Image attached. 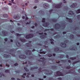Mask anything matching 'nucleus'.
<instances>
[{
	"mask_svg": "<svg viewBox=\"0 0 80 80\" xmlns=\"http://www.w3.org/2000/svg\"><path fill=\"white\" fill-rule=\"evenodd\" d=\"M43 72L44 73H46V75H51V74H52L53 73V72L50 70H44Z\"/></svg>",
	"mask_w": 80,
	"mask_h": 80,
	"instance_id": "1",
	"label": "nucleus"
},
{
	"mask_svg": "<svg viewBox=\"0 0 80 80\" xmlns=\"http://www.w3.org/2000/svg\"><path fill=\"white\" fill-rule=\"evenodd\" d=\"M64 43L62 42L60 43V45L62 47H63V48H66L67 47V44L66 43H68V40H66L64 41Z\"/></svg>",
	"mask_w": 80,
	"mask_h": 80,
	"instance_id": "2",
	"label": "nucleus"
},
{
	"mask_svg": "<svg viewBox=\"0 0 80 80\" xmlns=\"http://www.w3.org/2000/svg\"><path fill=\"white\" fill-rule=\"evenodd\" d=\"M62 3L61 2L58 4H54L53 5V7H54V8H61V7H62Z\"/></svg>",
	"mask_w": 80,
	"mask_h": 80,
	"instance_id": "3",
	"label": "nucleus"
},
{
	"mask_svg": "<svg viewBox=\"0 0 80 80\" xmlns=\"http://www.w3.org/2000/svg\"><path fill=\"white\" fill-rule=\"evenodd\" d=\"M40 59H41L42 60H38V61H40V62H42L43 66H45V63H46V60H45V58H40Z\"/></svg>",
	"mask_w": 80,
	"mask_h": 80,
	"instance_id": "4",
	"label": "nucleus"
},
{
	"mask_svg": "<svg viewBox=\"0 0 80 80\" xmlns=\"http://www.w3.org/2000/svg\"><path fill=\"white\" fill-rule=\"evenodd\" d=\"M34 35L32 34H30L28 35H27L26 36L25 38L26 39H29V38H32L33 37Z\"/></svg>",
	"mask_w": 80,
	"mask_h": 80,
	"instance_id": "5",
	"label": "nucleus"
},
{
	"mask_svg": "<svg viewBox=\"0 0 80 80\" xmlns=\"http://www.w3.org/2000/svg\"><path fill=\"white\" fill-rule=\"evenodd\" d=\"M68 73H71L73 74V75H77V73L75 72V71H73L72 70H68V72L66 73V74H68Z\"/></svg>",
	"mask_w": 80,
	"mask_h": 80,
	"instance_id": "6",
	"label": "nucleus"
},
{
	"mask_svg": "<svg viewBox=\"0 0 80 80\" xmlns=\"http://www.w3.org/2000/svg\"><path fill=\"white\" fill-rule=\"evenodd\" d=\"M54 28L55 30H58L60 28V25L59 24H56L55 25Z\"/></svg>",
	"mask_w": 80,
	"mask_h": 80,
	"instance_id": "7",
	"label": "nucleus"
},
{
	"mask_svg": "<svg viewBox=\"0 0 80 80\" xmlns=\"http://www.w3.org/2000/svg\"><path fill=\"white\" fill-rule=\"evenodd\" d=\"M63 74L60 71H58L56 72V77H59V76H63Z\"/></svg>",
	"mask_w": 80,
	"mask_h": 80,
	"instance_id": "8",
	"label": "nucleus"
},
{
	"mask_svg": "<svg viewBox=\"0 0 80 80\" xmlns=\"http://www.w3.org/2000/svg\"><path fill=\"white\" fill-rule=\"evenodd\" d=\"M26 46H27L28 48H29V49H32V45H31V43L28 42L26 44Z\"/></svg>",
	"mask_w": 80,
	"mask_h": 80,
	"instance_id": "9",
	"label": "nucleus"
},
{
	"mask_svg": "<svg viewBox=\"0 0 80 80\" xmlns=\"http://www.w3.org/2000/svg\"><path fill=\"white\" fill-rule=\"evenodd\" d=\"M43 7L45 8H49V4L47 3H45L43 4Z\"/></svg>",
	"mask_w": 80,
	"mask_h": 80,
	"instance_id": "10",
	"label": "nucleus"
},
{
	"mask_svg": "<svg viewBox=\"0 0 80 80\" xmlns=\"http://www.w3.org/2000/svg\"><path fill=\"white\" fill-rule=\"evenodd\" d=\"M26 54L27 55H30L32 54V52L31 51L29 50H27L25 51Z\"/></svg>",
	"mask_w": 80,
	"mask_h": 80,
	"instance_id": "11",
	"label": "nucleus"
},
{
	"mask_svg": "<svg viewBox=\"0 0 80 80\" xmlns=\"http://www.w3.org/2000/svg\"><path fill=\"white\" fill-rule=\"evenodd\" d=\"M69 14L72 17H75V13L73 12L72 11H69Z\"/></svg>",
	"mask_w": 80,
	"mask_h": 80,
	"instance_id": "12",
	"label": "nucleus"
},
{
	"mask_svg": "<svg viewBox=\"0 0 80 80\" xmlns=\"http://www.w3.org/2000/svg\"><path fill=\"white\" fill-rule=\"evenodd\" d=\"M19 58H21V59H25L26 58V56L25 55H20L19 56Z\"/></svg>",
	"mask_w": 80,
	"mask_h": 80,
	"instance_id": "13",
	"label": "nucleus"
},
{
	"mask_svg": "<svg viewBox=\"0 0 80 80\" xmlns=\"http://www.w3.org/2000/svg\"><path fill=\"white\" fill-rule=\"evenodd\" d=\"M2 34H3V36L6 37V36H8V32L5 31H2Z\"/></svg>",
	"mask_w": 80,
	"mask_h": 80,
	"instance_id": "14",
	"label": "nucleus"
},
{
	"mask_svg": "<svg viewBox=\"0 0 80 80\" xmlns=\"http://www.w3.org/2000/svg\"><path fill=\"white\" fill-rule=\"evenodd\" d=\"M42 25L43 27H48V25H49V22H46L45 23L43 24Z\"/></svg>",
	"mask_w": 80,
	"mask_h": 80,
	"instance_id": "15",
	"label": "nucleus"
},
{
	"mask_svg": "<svg viewBox=\"0 0 80 80\" xmlns=\"http://www.w3.org/2000/svg\"><path fill=\"white\" fill-rule=\"evenodd\" d=\"M70 50H77V48L76 47H72L70 48Z\"/></svg>",
	"mask_w": 80,
	"mask_h": 80,
	"instance_id": "16",
	"label": "nucleus"
},
{
	"mask_svg": "<svg viewBox=\"0 0 80 80\" xmlns=\"http://www.w3.org/2000/svg\"><path fill=\"white\" fill-rule=\"evenodd\" d=\"M77 6V3H73L72 5L70 6L72 8H74V7H76Z\"/></svg>",
	"mask_w": 80,
	"mask_h": 80,
	"instance_id": "17",
	"label": "nucleus"
},
{
	"mask_svg": "<svg viewBox=\"0 0 80 80\" xmlns=\"http://www.w3.org/2000/svg\"><path fill=\"white\" fill-rule=\"evenodd\" d=\"M52 68L54 70H56L57 69V66H52Z\"/></svg>",
	"mask_w": 80,
	"mask_h": 80,
	"instance_id": "18",
	"label": "nucleus"
},
{
	"mask_svg": "<svg viewBox=\"0 0 80 80\" xmlns=\"http://www.w3.org/2000/svg\"><path fill=\"white\" fill-rule=\"evenodd\" d=\"M38 13H40V14H41V15H44L45 14V12L42 10L39 11Z\"/></svg>",
	"mask_w": 80,
	"mask_h": 80,
	"instance_id": "19",
	"label": "nucleus"
},
{
	"mask_svg": "<svg viewBox=\"0 0 80 80\" xmlns=\"http://www.w3.org/2000/svg\"><path fill=\"white\" fill-rule=\"evenodd\" d=\"M66 18L67 20H68V21L69 22H70V23H72V19L69 18Z\"/></svg>",
	"mask_w": 80,
	"mask_h": 80,
	"instance_id": "20",
	"label": "nucleus"
},
{
	"mask_svg": "<svg viewBox=\"0 0 80 80\" xmlns=\"http://www.w3.org/2000/svg\"><path fill=\"white\" fill-rule=\"evenodd\" d=\"M16 43L17 46V47H20L21 46V45H20V42L18 41L16 42Z\"/></svg>",
	"mask_w": 80,
	"mask_h": 80,
	"instance_id": "21",
	"label": "nucleus"
},
{
	"mask_svg": "<svg viewBox=\"0 0 80 80\" xmlns=\"http://www.w3.org/2000/svg\"><path fill=\"white\" fill-rule=\"evenodd\" d=\"M3 57L5 58H8V57H10V55L4 54L3 55Z\"/></svg>",
	"mask_w": 80,
	"mask_h": 80,
	"instance_id": "22",
	"label": "nucleus"
},
{
	"mask_svg": "<svg viewBox=\"0 0 80 80\" xmlns=\"http://www.w3.org/2000/svg\"><path fill=\"white\" fill-rule=\"evenodd\" d=\"M50 41H51V44H52V45H53L54 44V42H53V41H54V40H53L52 38L51 39H49Z\"/></svg>",
	"mask_w": 80,
	"mask_h": 80,
	"instance_id": "23",
	"label": "nucleus"
},
{
	"mask_svg": "<svg viewBox=\"0 0 80 80\" xmlns=\"http://www.w3.org/2000/svg\"><path fill=\"white\" fill-rule=\"evenodd\" d=\"M40 37L42 39H44V38H47V36L43 35L42 36H41Z\"/></svg>",
	"mask_w": 80,
	"mask_h": 80,
	"instance_id": "24",
	"label": "nucleus"
},
{
	"mask_svg": "<svg viewBox=\"0 0 80 80\" xmlns=\"http://www.w3.org/2000/svg\"><path fill=\"white\" fill-rule=\"evenodd\" d=\"M55 38H60V35L58 34L54 37Z\"/></svg>",
	"mask_w": 80,
	"mask_h": 80,
	"instance_id": "25",
	"label": "nucleus"
},
{
	"mask_svg": "<svg viewBox=\"0 0 80 80\" xmlns=\"http://www.w3.org/2000/svg\"><path fill=\"white\" fill-rule=\"evenodd\" d=\"M54 52H58L59 50V48L58 47H56V48L54 49Z\"/></svg>",
	"mask_w": 80,
	"mask_h": 80,
	"instance_id": "26",
	"label": "nucleus"
},
{
	"mask_svg": "<svg viewBox=\"0 0 80 80\" xmlns=\"http://www.w3.org/2000/svg\"><path fill=\"white\" fill-rule=\"evenodd\" d=\"M70 38H71V39H74L75 38V37H74V35L73 34H71L70 36Z\"/></svg>",
	"mask_w": 80,
	"mask_h": 80,
	"instance_id": "27",
	"label": "nucleus"
},
{
	"mask_svg": "<svg viewBox=\"0 0 80 80\" xmlns=\"http://www.w3.org/2000/svg\"><path fill=\"white\" fill-rule=\"evenodd\" d=\"M20 40L22 42H26V40L25 39H22V38H20Z\"/></svg>",
	"mask_w": 80,
	"mask_h": 80,
	"instance_id": "28",
	"label": "nucleus"
},
{
	"mask_svg": "<svg viewBox=\"0 0 80 80\" xmlns=\"http://www.w3.org/2000/svg\"><path fill=\"white\" fill-rule=\"evenodd\" d=\"M14 18H15L16 20H18V19H20V17L18 16H15L14 17Z\"/></svg>",
	"mask_w": 80,
	"mask_h": 80,
	"instance_id": "29",
	"label": "nucleus"
},
{
	"mask_svg": "<svg viewBox=\"0 0 80 80\" xmlns=\"http://www.w3.org/2000/svg\"><path fill=\"white\" fill-rule=\"evenodd\" d=\"M38 67H35V68H30V70H35V69H37L38 68Z\"/></svg>",
	"mask_w": 80,
	"mask_h": 80,
	"instance_id": "30",
	"label": "nucleus"
},
{
	"mask_svg": "<svg viewBox=\"0 0 80 80\" xmlns=\"http://www.w3.org/2000/svg\"><path fill=\"white\" fill-rule=\"evenodd\" d=\"M17 50V49H11L10 50V51L11 52H12V53H13V52H15V51H16V50Z\"/></svg>",
	"mask_w": 80,
	"mask_h": 80,
	"instance_id": "31",
	"label": "nucleus"
},
{
	"mask_svg": "<svg viewBox=\"0 0 80 80\" xmlns=\"http://www.w3.org/2000/svg\"><path fill=\"white\" fill-rule=\"evenodd\" d=\"M24 70H25L26 71V72H29V70H28V69L27 68H26V67H24Z\"/></svg>",
	"mask_w": 80,
	"mask_h": 80,
	"instance_id": "32",
	"label": "nucleus"
},
{
	"mask_svg": "<svg viewBox=\"0 0 80 80\" xmlns=\"http://www.w3.org/2000/svg\"><path fill=\"white\" fill-rule=\"evenodd\" d=\"M49 12L50 14H51L52 13H55V12H54V10H51L49 11Z\"/></svg>",
	"mask_w": 80,
	"mask_h": 80,
	"instance_id": "33",
	"label": "nucleus"
},
{
	"mask_svg": "<svg viewBox=\"0 0 80 80\" xmlns=\"http://www.w3.org/2000/svg\"><path fill=\"white\" fill-rule=\"evenodd\" d=\"M73 80H80V78H78L77 76H76L73 79Z\"/></svg>",
	"mask_w": 80,
	"mask_h": 80,
	"instance_id": "34",
	"label": "nucleus"
},
{
	"mask_svg": "<svg viewBox=\"0 0 80 80\" xmlns=\"http://www.w3.org/2000/svg\"><path fill=\"white\" fill-rule=\"evenodd\" d=\"M3 16L4 18H7L8 17V15L7 14H4L3 15Z\"/></svg>",
	"mask_w": 80,
	"mask_h": 80,
	"instance_id": "35",
	"label": "nucleus"
},
{
	"mask_svg": "<svg viewBox=\"0 0 80 80\" xmlns=\"http://www.w3.org/2000/svg\"><path fill=\"white\" fill-rule=\"evenodd\" d=\"M70 60H75V59H77V58H75V57L70 58Z\"/></svg>",
	"mask_w": 80,
	"mask_h": 80,
	"instance_id": "36",
	"label": "nucleus"
},
{
	"mask_svg": "<svg viewBox=\"0 0 80 80\" xmlns=\"http://www.w3.org/2000/svg\"><path fill=\"white\" fill-rule=\"evenodd\" d=\"M52 22H57V20L55 18H53L52 19Z\"/></svg>",
	"mask_w": 80,
	"mask_h": 80,
	"instance_id": "37",
	"label": "nucleus"
},
{
	"mask_svg": "<svg viewBox=\"0 0 80 80\" xmlns=\"http://www.w3.org/2000/svg\"><path fill=\"white\" fill-rule=\"evenodd\" d=\"M65 27H66V25H65V24H64V25H63L62 26V29H63V30L65 29Z\"/></svg>",
	"mask_w": 80,
	"mask_h": 80,
	"instance_id": "38",
	"label": "nucleus"
},
{
	"mask_svg": "<svg viewBox=\"0 0 80 80\" xmlns=\"http://www.w3.org/2000/svg\"><path fill=\"white\" fill-rule=\"evenodd\" d=\"M47 55L49 57H52V56H53V55H52V54H48Z\"/></svg>",
	"mask_w": 80,
	"mask_h": 80,
	"instance_id": "39",
	"label": "nucleus"
},
{
	"mask_svg": "<svg viewBox=\"0 0 80 80\" xmlns=\"http://www.w3.org/2000/svg\"><path fill=\"white\" fill-rule=\"evenodd\" d=\"M77 19L79 20H80V15H78L77 16Z\"/></svg>",
	"mask_w": 80,
	"mask_h": 80,
	"instance_id": "40",
	"label": "nucleus"
},
{
	"mask_svg": "<svg viewBox=\"0 0 80 80\" xmlns=\"http://www.w3.org/2000/svg\"><path fill=\"white\" fill-rule=\"evenodd\" d=\"M76 13H80V9L78 10V11H76Z\"/></svg>",
	"mask_w": 80,
	"mask_h": 80,
	"instance_id": "41",
	"label": "nucleus"
},
{
	"mask_svg": "<svg viewBox=\"0 0 80 80\" xmlns=\"http://www.w3.org/2000/svg\"><path fill=\"white\" fill-rule=\"evenodd\" d=\"M39 53L40 54L43 53L44 54H45V53H46V52H44V51L39 52Z\"/></svg>",
	"mask_w": 80,
	"mask_h": 80,
	"instance_id": "42",
	"label": "nucleus"
},
{
	"mask_svg": "<svg viewBox=\"0 0 80 80\" xmlns=\"http://www.w3.org/2000/svg\"><path fill=\"white\" fill-rule=\"evenodd\" d=\"M5 73H10V70H7L5 71Z\"/></svg>",
	"mask_w": 80,
	"mask_h": 80,
	"instance_id": "43",
	"label": "nucleus"
},
{
	"mask_svg": "<svg viewBox=\"0 0 80 80\" xmlns=\"http://www.w3.org/2000/svg\"><path fill=\"white\" fill-rule=\"evenodd\" d=\"M16 35L17 37H20V36H21V35H22L23 34H20L19 33H16Z\"/></svg>",
	"mask_w": 80,
	"mask_h": 80,
	"instance_id": "44",
	"label": "nucleus"
},
{
	"mask_svg": "<svg viewBox=\"0 0 80 80\" xmlns=\"http://www.w3.org/2000/svg\"><path fill=\"white\" fill-rule=\"evenodd\" d=\"M74 30H78L79 28L78 27H75V28L73 29Z\"/></svg>",
	"mask_w": 80,
	"mask_h": 80,
	"instance_id": "45",
	"label": "nucleus"
},
{
	"mask_svg": "<svg viewBox=\"0 0 80 80\" xmlns=\"http://www.w3.org/2000/svg\"><path fill=\"white\" fill-rule=\"evenodd\" d=\"M42 22L43 23H45V18H42Z\"/></svg>",
	"mask_w": 80,
	"mask_h": 80,
	"instance_id": "46",
	"label": "nucleus"
},
{
	"mask_svg": "<svg viewBox=\"0 0 80 80\" xmlns=\"http://www.w3.org/2000/svg\"><path fill=\"white\" fill-rule=\"evenodd\" d=\"M61 62H64V63H65V62H67V60H61Z\"/></svg>",
	"mask_w": 80,
	"mask_h": 80,
	"instance_id": "47",
	"label": "nucleus"
},
{
	"mask_svg": "<svg viewBox=\"0 0 80 80\" xmlns=\"http://www.w3.org/2000/svg\"><path fill=\"white\" fill-rule=\"evenodd\" d=\"M31 23V21L29 20L26 23V25L27 24H30Z\"/></svg>",
	"mask_w": 80,
	"mask_h": 80,
	"instance_id": "48",
	"label": "nucleus"
},
{
	"mask_svg": "<svg viewBox=\"0 0 80 80\" xmlns=\"http://www.w3.org/2000/svg\"><path fill=\"white\" fill-rule=\"evenodd\" d=\"M59 58H63V55H61L59 57Z\"/></svg>",
	"mask_w": 80,
	"mask_h": 80,
	"instance_id": "49",
	"label": "nucleus"
},
{
	"mask_svg": "<svg viewBox=\"0 0 80 80\" xmlns=\"http://www.w3.org/2000/svg\"><path fill=\"white\" fill-rule=\"evenodd\" d=\"M20 72H21V71H20V70H18V71H16V72H17V73H20Z\"/></svg>",
	"mask_w": 80,
	"mask_h": 80,
	"instance_id": "50",
	"label": "nucleus"
},
{
	"mask_svg": "<svg viewBox=\"0 0 80 80\" xmlns=\"http://www.w3.org/2000/svg\"><path fill=\"white\" fill-rule=\"evenodd\" d=\"M25 16L26 17L25 19L26 20H28V18L27 17V15L26 14H25Z\"/></svg>",
	"mask_w": 80,
	"mask_h": 80,
	"instance_id": "51",
	"label": "nucleus"
},
{
	"mask_svg": "<svg viewBox=\"0 0 80 80\" xmlns=\"http://www.w3.org/2000/svg\"><path fill=\"white\" fill-rule=\"evenodd\" d=\"M34 2L35 3H38V0H34Z\"/></svg>",
	"mask_w": 80,
	"mask_h": 80,
	"instance_id": "52",
	"label": "nucleus"
},
{
	"mask_svg": "<svg viewBox=\"0 0 80 80\" xmlns=\"http://www.w3.org/2000/svg\"><path fill=\"white\" fill-rule=\"evenodd\" d=\"M42 68H39V72H41L42 71Z\"/></svg>",
	"mask_w": 80,
	"mask_h": 80,
	"instance_id": "53",
	"label": "nucleus"
},
{
	"mask_svg": "<svg viewBox=\"0 0 80 80\" xmlns=\"http://www.w3.org/2000/svg\"><path fill=\"white\" fill-rule=\"evenodd\" d=\"M40 32H41V31H36V33H40Z\"/></svg>",
	"mask_w": 80,
	"mask_h": 80,
	"instance_id": "54",
	"label": "nucleus"
},
{
	"mask_svg": "<svg viewBox=\"0 0 80 80\" xmlns=\"http://www.w3.org/2000/svg\"><path fill=\"white\" fill-rule=\"evenodd\" d=\"M18 64V63H16L15 64H14V66H17Z\"/></svg>",
	"mask_w": 80,
	"mask_h": 80,
	"instance_id": "55",
	"label": "nucleus"
},
{
	"mask_svg": "<svg viewBox=\"0 0 80 80\" xmlns=\"http://www.w3.org/2000/svg\"><path fill=\"white\" fill-rule=\"evenodd\" d=\"M67 68L68 69H70V66L69 65L67 67Z\"/></svg>",
	"mask_w": 80,
	"mask_h": 80,
	"instance_id": "56",
	"label": "nucleus"
},
{
	"mask_svg": "<svg viewBox=\"0 0 80 80\" xmlns=\"http://www.w3.org/2000/svg\"><path fill=\"white\" fill-rule=\"evenodd\" d=\"M43 32L39 33V35H43Z\"/></svg>",
	"mask_w": 80,
	"mask_h": 80,
	"instance_id": "57",
	"label": "nucleus"
},
{
	"mask_svg": "<svg viewBox=\"0 0 80 80\" xmlns=\"http://www.w3.org/2000/svg\"><path fill=\"white\" fill-rule=\"evenodd\" d=\"M17 80H25V79H19V78H18L17 79Z\"/></svg>",
	"mask_w": 80,
	"mask_h": 80,
	"instance_id": "58",
	"label": "nucleus"
},
{
	"mask_svg": "<svg viewBox=\"0 0 80 80\" xmlns=\"http://www.w3.org/2000/svg\"><path fill=\"white\" fill-rule=\"evenodd\" d=\"M58 80H62V78H58Z\"/></svg>",
	"mask_w": 80,
	"mask_h": 80,
	"instance_id": "59",
	"label": "nucleus"
},
{
	"mask_svg": "<svg viewBox=\"0 0 80 80\" xmlns=\"http://www.w3.org/2000/svg\"><path fill=\"white\" fill-rule=\"evenodd\" d=\"M48 30H50V29H46L45 30L44 32H45V31H48Z\"/></svg>",
	"mask_w": 80,
	"mask_h": 80,
	"instance_id": "60",
	"label": "nucleus"
},
{
	"mask_svg": "<svg viewBox=\"0 0 80 80\" xmlns=\"http://www.w3.org/2000/svg\"><path fill=\"white\" fill-rule=\"evenodd\" d=\"M35 27H37V25H38V24L37 23H35Z\"/></svg>",
	"mask_w": 80,
	"mask_h": 80,
	"instance_id": "61",
	"label": "nucleus"
},
{
	"mask_svg": "<svg viewBox=\"0 0 80 80\" xmlns=\"http://www.w3.org/2000/svg\"><path fill=\"white\" fill-rule=\"evenodd\" d=\"M4 40H5V42H7V40H8V39H7V38H5L4 39Z\"/></svg>",
	"mask_w": 80,
	"mask_h": 80,
	"instance_id": "62",
	"label": "nucleus"
},
{
	"mask_svg": "<svg viewBox=\"0 0 80 80\" xmlns=\"http://www.w3.org/2000/svg\"><path fill=\"white\" fill-rule=\"evenodd\" d=\"M9 38H13V36H10Z\"/></svg>",
	"mask_w": 80,
	"mask_h": 80,
	"instance_id": "63",
	"label": "nucleus"
},
{
	"mask_svg": "<svg viewBox=\"0 0 80 80\" xmlns=\"http://www.w3.org/2000/svg\"><path fill=\"white\" fill-rule=\"evenodd\" d=\"M5 8L6 10H8V8L6 7Z\"/></svg>",
	"mask_w": 80,
	"mask_h": 80,
	"instance_id": "64",
	"label": "nucleus"
}]
</instances>
